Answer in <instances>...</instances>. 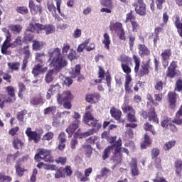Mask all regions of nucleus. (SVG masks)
<instances>
[{
	"label": "nucleus",
	"instance_id": "4c0bfd02",
	"mask_svg": "<svg viewBox=\"0 0 182 182\" xmlns=\"http://www.w3.org/2000/svg\"><path fill=\"white\" fill-rule=\"evenodd\" d=\"M28 114L26 109H23L16 114V119L19 123H25V116Z\"/></svg>",
	"mask_w": 182,
	"mask_h": 182
},
{
	"label": "nucleus",
	"instance_id": "8fccbe9b",
	"mask_svg": "<svg viewBox=\"0 0 182 182\" xmlns=\"http://www.w3.org/2000/svg\"><path fill=\"white\" fill-rule=\"evenodd\" d=\"M127 119L130 123H136V122H137V118H136V110L132 111V112H128Z\"/></svg>",
	"mask_w": 182,
	"mask_h": 182
},
{
	"label": "nucleus",
	"instance_id": "7ed1b4c3",
	"mask_svg": "<svg viewBox=\"0 0 182 182\" xmlns=\"http://www.w3.org/2000/svg\"><path fill=\"white\" fill-rule=\"evenodd\" d=\"M132 59L135 65L134 68V73H136L139 77L149 75L151 69L150 63L149 62L143 63L140 69V58L136 55H133Z\"/></svg>",
	"mask_w": 182,
	"mask_h": 182
},
{
	"label": "nucleus",
	"instance_id": "bb28decb",
	"mask_svg": "<svg viewBox=\"0 0 182 182\" xmlns=\"http://www.w3.org/2000/svg\"><path fill=\"white\" fill-rule=\"evenodd\" d=\"M130 168L132 176H133L134 177L135 176H139V168L137 167V160L136 159H132L130 164Z\"/></svg>",
	"mask_w": 182,
	"mask_h": 182
},
{
	"label": "nucleus",
	"instance_id": "bf43d9fd",
	"mask_svg": "<svg viewBox=\"0 0 182 182\" xmlns=\"http://www.w3.org/2000/svg\"><path fill=\"white\" fill-rule=\"evenodd\" d=\"M12 177L5 175V173H0V182H11Z\"/></svg>",
	"mask_w": 182,
	"mask_h": 182
},
{
	"label": "nucleus",
	"instance_id": "3c124183",
	"mask_svg": "<svg viewBox=\"0 0 182 182\" xmlns=\"http://www.w3.org/2000/svg\"><path fill=\"white\" fill-rule=\"evenodd\" d=\"M18 97H20V99H23V92L26 90V87L25 86L23 82H18Z\"/></svg>",
	"mask_w": 182,
	"mask_h": 182
},
{
	"label": "nucleus",
	"instance_id": "e2e57ef3",
	"mask_svg": "<svg viewBox=\"0 0 182 182\" xmlns=\"http://www.w3.org/2000/svg\"><path fill=\"white\" fill-rule=\"evenodd\" d=\"M16 11L18 14H21V15H26L29 12V9L28 7L23 6L16 8Z\"/></svg>",
	"mask_w": 182,
	"mask_h": 182
},
{
	"label": "nucleus",
	"instance_id": "6e6552de",
	"mask_svg": "<svg viewBox=\"0 0 182 182\" xmlns=\"http://www.w3.org/2000/svg\"><path fill=\"white\" fill-rule=\"evenodd\" d=\"M39 132L35 130L32 131L31 127H27V129L25 131V134L28 137V141H33L36 144L39 143L41 141V139L42 137V133H43V130L40 129Z\"/></svg>",
	"mask_w": 182,
	"mask_h": 182
},
{
	"label": "nucleus",
	"instance_id": "338daca9",
	"mask_svg": "<svg viewBox=\"0 0 182 182\" xmlns=\"http://www.w3.org/2000/svg\"><path fill=\"white\" fill-rule=\"evenodd\" d=\"M60 90V85L59 84L51 85L48 89V92L50 93H56Z\"/></svg>",
	"mask_w": 182,
	"mask_h": 182
},
{
	"label": "nucleus",
	"instance_id": "de8ad7c7",
	"mask_svg": "<svg viewBox=\"0 0 182 182\" xmlns=\"http://www.w3.org/2000/svg\"><path fill=\"white\" fill-rule=\"evenodd\" d=\"M58 108L56 106H51L44 109V114L46 116L47 114H52V116H55Z\"/></svg>",
	"mask_w": 182,
	"mask_h": 182
},
{
	"label": "nucleus",
	"instance_id": "f257e3e1",
	"mask_svg": "<svg viewBox=\"0 0 182 182\" xmlns=\"http://www.w3.org/2000/svg\"><path fill=\"white\" fill-rule=\"evenodd\" d=\"M60 52V48H56L49 53L51 59V65L56 72H60L63 68L68 66V61H66L65 55Z\"/></svg>",
	"mask_w": 182,
	"mask_h": 182
},
{
	"label": "nucleus",
	"instance_id": "f704fd0d",
	"mask_svg": "<svg viewBox=\"0 0 182 182\" xmlns=\"http://www.w3.org/2000/svg\"><path fill=\"white\" fill-rule=\"evenodd\" d=\"M174 167L176 168V174L177 177H181L182 171V160L177 159L175 161Z\"/></svg>",
	"mask_w": 182,
	"mask_h": 182
},
{
	"label": "nucleus",
	"instance_id": "a211bd4d",
	"mask_svg": "<svg viewBox=\"0 0 182 182\" xmlns=\"http://www.w3.org/2000/svg\"><path fill=\"white\" fill-rule=\"evenodd\" d=\"M81 70H82V67L80 66V64L76 65L70 73L71 77L73 79H76V77H77V81L82 82V80H83V79H85V77H83V75H82V74H80Z\"/></svg>",
	"mask_w": 182,
	"mask_h": 182
},
{
	"label": "nucleus",
	"instance_id": "1a4fd4ad",
	"mask_svg": "<svg viewBox=\"0 0 182 182\" xmlns=\"http://www.w3.org/2000/svg\"><path fill=\"white\" fill-rule=\"evenodd\" d=\"M114 149L113 151L112 160L114 163L120 164L122 160V138H119L118 140L114 144Z\"/></svg>",
	"mask_w": 182,
	"mask_h": 182
},
{
	"label": "nucleus",
	"instance_id": "2eb2a0df",
	"mask_svg": "<svg viewBox=\"0 0 182 182\" xmlns=\"http://www.w3.org/2000/svg\"><path fill=\"white\" fill-rule=\"evenodd\" d=\"M109 112L112 117H113V119H114V120H116L118 123H124V119H122V112L120 109L112 107H111Z\"/></svg>",
	"mask_w": 182,
	"mask_h": 182
},
{
	"label": "nucleus",
	"instance_id": "473e14b6",
	"mask_svg": "<svg viewBox=\"0 0 182 182\" xmlns=\"http://www.w3.org/2000/svg\"><path fill=\"white\" fill-rule=\"evenodd\" d=\"M98 78L99 79H95L94 80L95 83H102V82H103V79H105V76L106 75V73L105 72V70L103 69V68L99 66L98 67Z\"/></svg>",
	"mask_w": 182,
	"mask_h": 182
},
{
	"label": "nucleus",
	"instance_id": "6e6d98bb",
	"mask_svg": "<svg viewBox=\"0 0 182 182\" xmlns=\"http://www.w3.org/2000/svg\"><path fill=\"white\" fill-rule=\"evenodd\" d=\"M123 113H132V112H134V108L133 107L129 105V104L124 102L121 107Z\"/></svg>",
	"mask_w": 182,
	"mask_h": 182
},
{
	"label": "nucleus",
	"instance_id": "4468645a",
	"mask_svg": "<svg viewBox=\"0 0 182 182\" xmlns=\"http://www.w3.org/2000/svg\"><path fill=\"white\" fill-rule=\"evenodd\" d=\"M176 69H177V63L176 61H172L168 67L166 77L174 79V77L177 76V70Z\"/></svg>",
	"mask_w": 182,
	"mask_h": 182
},
{
	"label": "nucleus",
	"instance_id": "dca6fc26",
	"mask_svg": "<svg viewBox=\"0 0 182 182\" xmlns=\"http://www.w3.org/2000/svg\"><path fill=\"white\" fill-rule=\"evenodd\" d=\"M149 108L148 112V120L149 122H152L153 123H156V124H159V115L156 112V109L154 107L151 106Z\"/></svg>",
	"mask_w": 182,
	"mask_h": 182
},
{
	"label": "nucleus",
	"instance_id": "4d7b16f0",
	"mask_svg": "<svg viewBox=\"0 0 182 182\" xmlns=\"http://www.w3.org/2000/svg\"><path fill=\"white\" fill-rule=\"evenodd\" d=\"M11 31L14 35H18V33H21L22 31V26L19 24L13 25L11 26Z\"/></svg>",
	"mask_w": 182,
	"mask_h": 182
},
{
	"label": "nucleus",
	"instance_id": "13d9d810",
	"mask_svg": "<svg viewBox=\"0 0 182 182\" xmlns=\"http://www.w3.org/2000/svg\"><path fill=\"white\" fill-rule=\"evenodd\" d=\"M176 140H171L169 141L164 144V150L166 151H168V150H171V149H173V146H176Z\"/></svg>",
	"mask_w": 182,
	"mask_h": 182
},
{
	"label": "nucleus",
	"instance_id": "79ce46f5",
	"mask_svg": "<svg viewBox=\"0 0 182 182\" xmlns=\"http://www.w3.org/2000/svg\"><path fill=\"white\" fill-rule=\"evenodd\" d=\"M167 83L166 82H163L161 80H156L155 85H154V89L156 90V92H162L163 87L166 86Z\"/></svg>",
	"mask_w": 182,
	"mask_h": 182
},
{
	"label": "nucleus",
	"instance_id": "864d4df0",
	"mask_svg": "<svg viewBox=\"0 0 182 182\" xmlns=\"http://www.w3.org/2000/svg\"><path fill=\"white\" fill-rule=\"evenodd\" d=\"M0 76H2L4 80L6 81L7 83H12V75H9V73L0 70Z\"/></svg>",
	"mask_w": 182,
	"mask_h": 182
},
{
	"label": "nucleus",
	"instance_id": "72a5a7b5",
	"mask_svg": "<svg viewBox=\"0 0 182 182\" xmlns=\"http://www.w3.org/2000/svg\"><path fill=\"white\" fill-rule=\"evenodd\" d=\"M24 143L18 137H14L13 139L12 145L14 149L16 150H19V149H23Z\"/></svg>",
	"mask_w": 182,
	"mask_h": 182
},
{
	"label": "nucleus",
	"instance_id": "cd10ccee",
	"mask_svg": "<svg viewBox=\"0 0 182 182\" xmlns=\"http://www.w3.org/2000/svg\"><path fill=\"white\" fill-rule=\"evenodd\" d=\"M5 90L10 97V100H12L13 103L16 100V95H15V87L14 86L6 87Z\"/></svg>",
	"mask_w": 182,
	"mask_h": 182
},
{
	"label": "nucleus",
	"instance_id": "f3484780",
	"mask_svg": "<svg viewBox=\"0 0 182 182\" xmlns=\"http://www.w3.org/2000/svg\"><path fill=\"white\" fill-rule=\"evenodd\" d=\"M163 32H164V28L161 27H156L154 28V32L149 36V39H152L155 46H157V42L158 41H160V36L159 35L163 33Z\"/></svg>",
	"mask_w": 182,
	"mask_h": 182
},
{
	"label": "nucleus",
	"instance_id": "37998d69",
	"mask_svg": "<svg viewBox=\"0 0 182 182\" xmlns=\"http://www.w3.org/2000/svg\"><path fill=\"white\" fill-rule=\"evenodd\" d=\"M132 78L125 79L124 90L126 95H130V93H133V90H132V87H130V83H132Z\"/></svg>",
	"mask_w": 182,
	"mask_h": 182
},
{
	"label": "nucleus",
	"instance_id": "20e7f679",
	"mask_svg": "<svg viewBox=\"0 0 182 182\" xmlns=\"http://www.w3.org/2000/svg\"><path fill=\"white\" fill-rule=\"evenodd\" d=\"M82 122L85 124L89 126V127H92V129L94 130L95 133H97V132L102 129V123H100L98 119H96V118L92 115V112L89 111L85 112Z\"/></svg>",
	"mask_w": 182,
	"mask_h": 182
},
{
	"label": "nucleus",
	"instance_id": "a18cd8bd",
	"mask_svg": "<svg viewBox=\"0 0 182 182\" xmlns=\"http://www.w3.org/2000/svg\"><path fill=\"white\" fill-rule=\"evenodd\" d=\"M79 136L80 135L77 134V132L74 134V137L71 139L70 143V146L72 150H76V146L79 144V141H77L76 137H79Z\"/></svg>",
	"mask_w": 182,
	"mask_h": 182
},
{
	"label": "nucleus",
	"instance_id": "ea45409f",
	"mask_svg": "<svg viewBox=\"0 0 182 182\" xmlns=\"http://www.w3.org/2000/svg\"><path fill=\"white\" fill-rule=\"evenodd\" d=\"M54 73H55V70L51 69L48 70L44 79L46 83H51V82H53V79H55V77H53Z\"/></svg>",
	"mask_w": 182,
	"mask_h": 182
},
{
	"label": "nucleus",
	"instance_id": "4be33fe9",
	"mask_svg": "<svg viewBox=\"0 0 182 182\" xmlns=\"http://www.w3.org/2000/svg\"><path fill=\"white\" fill-rule=\"evenodd\" d=\"M47 70H48V67L43 68V65L37 64L33 68L32 74L35 77H37V76H39L41 73H45V72H46Z\"/></svg>",
	"mask_w": 182,
	"mask_h": 182
},
{
	"label": "nucleus",
	"instance_id": "f03ea898",
	"mask_svg": "<svg viewBox=\"0 0 182 182\" xmlns=\"http://www.w3.org/2000/svg\"><path fill=\"white\" fill-rule=\"evenodd\" d=\"M23 43V41H22V37L21 36H18L16 38L15 41L12 42V35L8 33L6 35V39L1 46V52L3 55H11V51L8 50L9 48L14 49L22 46Z\"/></svg>",
	"mask_w": 182,
	"mask_h": 182
},
{
	"label": "nucleus",
	"instance_id": "b1692460",
	"mask_svg": "<svg viewBox=\"0 0 182 182\" xmlns=\"http://www.w3.org/2000/svg\"><path fill=\"white\" fill-rule=\"evenodd\" d=\"M139 55L141 58H146L150 56V50L145 44L138 45Z\"/></svg>",
	"mask_w": 182,
	"mask_h": 182
},
{
	"label": "nucleus",
	"instance_id": "f8f14e48",
	"mask_svg": "<svg viewBox=\"0 0 182 182\" xmlns=\"http://www.w3.org/2000/svg\"><path fill=\"white\" fill-rule=\"evenodd\" d=\"M73 171H72V167L70 166H66L65 168H60L58 169L55 174V178H60L65 177H70Z\"/></svg>",
	"mask_w": 182,
	"mask_h": 182
},
{
	"label": "nucleus",
	"instance_id": "a878e982",
	"mask_svg": "<svg viewBox=\"0 0 182 182\" xmlns=\"http://www.w3.org/2000/svg\"><path fill=\"white\" fill-rule=\"evenodd\" d=\"M172 122L175 123V124H177V126L182 125V105L180 106L178 112H176Z\"/></svg>",
	"mask_w": 182,
	"mask_h": 182
},
{
	"label": "nucleus",
	"instance_id": "9b49d317",
	"mask_svg": "<svg viewBox=\"0 0 182 182\" xmlns=\"http://www.w3.org/2000/svg\"><path fill=\"white\" fill-rule=\"evenodd\" d=\"M35 32L38 33V29L36 28V26H35V24L32 23H30L23 36L24 42H33V39L35 38V35H33V33Z\"/></svg>",
	"mask_w": 182,
	"mask_h": 182
},
{
	"label": "nucleus",
	"instance_id": "ddd939ff",
	"mask_svg": "<svg viewBox=\"0 0 182 182\" xmlns=\"http://www.w3.org/2000/svg\"><path fill=\"white\" fill-rule=\"evenodd\" d=\"M35 26L37 29V33H39V31H45L46 35H50V33H54L55 31V26L52 24L43 25L39 23H36Z\"/></svg>",
	"mask_w": 182,
	"mask_h": 182
},
{
	"label": "nucleus",
	"instance_id": "c85d7f7f",
	"mask_svg": "<svg viewBox=\"0 0 182 182\" xmlns=\"http://www.w3.org/2000/svg\"><path fill=\"white\" fill-rule=\"evenodd\" d=\"M114 144H112L111 146H108L106 147L102 153V160H107L109 159V156L112 154V151H114Z\"/></svg>",
	"mask_w": 182,
	"mask_h": 182
},
{
	"label": "nucleus",
	"instance_id": "6ab92c4d",
	"mask_svg": "<svg viewBox=\"0 0 182 182\" xmlns=\"http://www.w3.org/2000/svg\"><path fill=\"white\" fill-rule=\"evenodd\" d=\"M28 8L32 15H37V14H42V6L36 5L33 0H30L28 3Z\"/></svg>",
	"mask_w": 182,
	"mask_h": 182
},
{
	"label": "nucleus",
	"instance_id": "9d476101",
	"mask_svg": "<svg viewBox=\"0 0 182 182\" xmlns=\"http://www.w3.org/2000/svg\"><path fill=\"white\" fill-rule=\"evenodd\" d=\"M134 11L139 16H146L147 15V6L144 0H136L132 4Z\"/></svg>",
	"mask_w": 182,
	"mask_h": 182
},
{
	"label": "nucleus",
	"instance_id": "2f4dec72",
	"mask_svg": "<svg viewBox=\"0 0 182 182\" xmlns=\"http://www.w3.org/2000/svg\"><path fill=\"white\" fill-rule=\"evenodd\" d=\"M14 167H15V169H16V173L19 177H22V176H23V173L25 172L28 171L27 169L22 167V164H19V162H16V165H15Z\"/></svg>",
	"mask_w": 182,
	"mask_h": 182
},
{
	"label": "nucleus",
	"instance_id": "0e129e2a",
	"mask_svg": "<svg viewBox=\"0 0 182 182\" xmlns=\"http://www.w3.org/2000/svg\"><path fill=\"white\" fill-rule=\"evenodd\" d=\"M89 45V40H85L82 43L80 44L77 48V52H83Z\"/></svg>",
	"mask_w": 182,
	"mask_h": 182
},
{
	"label": "nucleus",
	"instance_id": "5fc2aeb1",
	"mask_svg": "<svg viewBox=\"0 0 182 182\" xmlns=\"http://www.w3.org/2000/svg\"><path fill=\"white\" fill-rule=\"evenodd\" d=\"M146 99H147V100H149V102H147L148 107H151V106L157 107V105H159V102L154 101L151 94H147Z\"/></svg>",
	"mask_w": 182,
	"mask_h": 182
},
{
	"label": "nucleus",
	"instance_id": "774afa93",
	"mask_svg": "<svg viewBox=\"0 0 182 182\" xmlns=\"http://www.w3.org/2000/svg\"><path fill=\"white\" fill-rule=\"evenodd\" d=\"M174 90L176 92H182V80L179 79L176 80Z\"/></svg>",
	"mask_w": 182,
	"mask_h": 182
},
{
	"label": "nucleus",
	"instance_id": "39448f33",
	"mask_svg": "<svg viewBox=\"0 0 182 182\" xmlns=\"http://www.w3.org/2000/svg\"><path fill=\"white\" fill-rule=\"evenodd\" d=\"M119 62H121V68L124 73H125V79L129 78L132 79V68L129 65H133V60L129 55H120L119 58H117Z\"/></svg>",
	"mask_w": 182,
	"mask_h": 182
},
{
	"label": "nucleus",
	"instance_id": "c03bdc74",
	"mask_svg": "<svg viewBox=\"0 0 182 182\" xmlns=\"http://www.w3.org/2000/svg\"><path fill=\"white\" fill-rule=\"evenodd\" d=\"M144 129L145 132H150L153 136H156V130L154 129V127L150 124V122H146L144 124Z\"/></svg>",
	"mask_w": 182,
	"mask_h": 182
},
{
	"label": "nucleus",
	"instance_id": "e433bc0d",
	"mask_svg": "<svg viewBox=\"0 0 182 182\" xmlns=\"http://www.w3.org/2000/svg\"><path fill=\"white\" fill-rule=\"evenodd\" d=\"M150 144H151V139H150V136L145 134L144 136V141L141 143V149H147Z\"/></svg>",
	"mask_w": 182,
	"mask_h": 182
},
{
	"label": "nucleus",
	"instance_id": "c9c22d12",
	"mask_svg": "<svg viewBox=\"0 0 182 182\" xmlns=\"http://www.w3.org/2000/svg\"><path fill=\"white\" fill-rule=\"evenodd\" d=\"M103 38L104 39L102 40V43L105 46V48L107 49V50H109L110 43H112V41H110V36H109L107 33H105Z\"/></svg>",
	"mask_w": 182,
	"mask_h": 182
},
{
	"label": "nucleus",
	"instance_id": "412c9836",
	"mask_svg": "<svg viewBox=\"0 0 182 182\" xmlns=\"http://www.w3.org/2000/svg\"><path fill=\"white\" fill-rule=\"evenodd\" d=\"M168 102H169L170 109H176L177 103V94L173 92H169L168 93Z\"/></svg>",
	"mask_w": 182,
	"mask_h": 182
},
{
	"label": "nucleus",
	"instance_id": "09e8293b",
	"mask_svg": "<svg viewBox=\"0 0 182 182\" xmlns=\"http://www.w3.org/2000/svg\"><path fill=\"white\" fill-rule=\"evenodd\" d=\"M123 28V24L122 23H110L109 24V31H120Z\"/></svg>",
	"mask_w": 182,
	"mask_h": 182
},
{
	"label": "nucleus",
	"instance_id": "680f3d73",
	"mask_svg": "<svg viewBox=\"0 0 182 182\" xmlns=\"http://www.w3.org/2000/svg\"><path fill=\"white\" fill-rule=\"evenodd\" d=\"M171 123H173L171 119L166 118L161 122V127H164V129H168Z\"/></svg>",
	"mask_w": 182,
	"mask_h": 182
},
{
	"label": "nucleus",
	"instance_id": "393cba45",
	"mask_svg": "<svg viewBox=\"0 0 182 182\" xmlns=\"http://www.w3.org/2000/svg\"><path fill=\"white\" fill-rule=\"evenodd\" d=\"M161 56L162 58L163 63L165 68L166 66H168V59H170V57L171 56V49L164 50L161 54Z\"/></svg>",
	"mask_w": 182,
	"mask_h": 182
},
{
	"label": "nucleus",
	"instance_id": "603ef678",
	"mask_svg": "<svg viewBox=\"0 0 182 182\" xmlns=\"http://www.w3.org/2000/svg\"><path fill=\"white\" fill-rule=\"evenodd\" d=\"M32 48L33 50H41L43 48V43L38 40H33Z\"/></svg>",
	"mask_w": 182,
	"mask_h": 182
},
{
	"label": "nucleus",
	"instance_id": "58836bf2",
	"mask_svg": "<svg viewBox=\"0 0 182 182\" xmlns=\"http://www.w3.org/2000/svg\"><path fill=\"white\" fill-rule=\"evenodd\" d=\"M82 149L84 150L85 157H87V159H90L92 157V154L93 153L92 146L90 144H85L82 145Z\"/></svg>",
	"mask_w": 182,
	"mask_h": 182
},
{
	"label": "nucleus",
	"instance_id": "5701e85b",
	"mask_svg": "<svg viewBox=\"0 0 182 182\" xmlns=\"http://www.w3.org/2000/svg\"><path fill=\"white\" fill-rule=\"evenodd\" d=\"M79 124H80V121L76 119L66 129V132L69 134L70 137L79 129Z\"/></svg>",
	"mask_w": 182,
	"mask_h": 182
},
{
	"label": "nucleus",
	"instance_id": "052dcab7",
	"mask_svg": "<svg viewBox=\"0 0 182 182\" xmlns=\"http://www.w3.org/2000/svg\"><path fill=\"white\" fill-rule=\"evenodd\" d=\"M55 161L57 164L65 166L66 163H68V158L66 156H59L55 159Z\"/></svg>",
	"mask_w": 182,
	"mask_h": 182
},
{
	"label": "nucleus",
	"instance_id": "49530a36",
	"mask_svg": "<svg viewBox=\"0 0 182 182\" xmlns=\"http://www.w3.org/2000/svg\"><path fill=\"white\" fill-rule=\"evenodd\" d=\"M36 62H38L40 65H45V53H36Z\"/></svg>",
	"mask_w": 182,
	"mask_h": 182
},
{
	"label": "nucleus",
	"instance_id": "7c9ffc66",
	"mask_svg": "<svg viewBox=\"0 0 182 182\" xmlns=\"http://www.w3.org/2000/svg\"><path fill=\"white\" fill-rule=\"evenodd\" d=\"M102 139H105L107 140L108 143H110L111 144H114L116 143V139H117V136H110L109 132L107 131H105L102 133Z\"/></svg>",
	"mask_w": 182,
	"mask_h": 182
},
{
	"label": "nucleus",
	"instance_id": "aec40b11",
	"mask_svg": "<svg viewBox=\"0 0 182 182\" xmlns=\"http://www.w3.org/2000/svg\"><path fill=\"white\" fill-rule=\"evenodd\" d=\"M100 94L97 92H94L93 94H88L86 95L85 100L87 103H91L92 105L97 103L100 100Z\"/></svg>",
	"mask_w": 182,
	"mask_h": 182
},
{
	"label": "nucleus",
	"instance_id": "423d86ee",
	"mask_svg": "<svg viewBox=\"0 0 182 182\" xmlns=\"http://www.w3.org/2000/svg\"><path fill=\"white\" fill-rule=\"evenodd\" d=\"M72 100H73V95L70 90L57 95V102L58 105H63L64 109H72Z\"/></svg>",
	"mask_w": 182,
	"mask_h": 182
},
{
	"label": "nucleus",
	"instance_id": "a19ab883",
	"mask_svg": "<svg viewBox=\"0 0 182 182\" xmlns=\"http://www.w3.org/2000/svg\"><path fill=\"white\" fill-rule=\"evenodd\" d=\"M7 66L9 70L12 72H17L19 70V68L21 67V63L19 62H13V63H7Z\"/></svg>",
	"mask_w": 182,
	"mask_h": 182
},
{
	"label": "nucleus",
	"instance_id": "0eeeda50",
	"mask_svg": "<svg viewBox=\"0 0 182 182\" xmlns=\"http://www.w3.org/2000/svg\"><path fill=\"white\" fill-rule=\"evenodd\" d=\"M34 160L38 163L41 160H44L47 163H53V157L50 156V151L45 149H37V154L34 156Z\"/></svg>",
	"mask_w": 182,
	"mask_h": 182
},
{
	"label": "nucleus",
	"instance_id": "69168bd1",
	"mask_svg": "<svg viewBox=\"0 0 182 182\" xmlns=\"http://www.w3.org/2000/svg\"><path fill=\"white\" fill-rule=\"evenodd\" d=\"M68 58L71 62L72 60H75V59H77V54L76 53V51L73 49H70V53L68 55Z\"/></svg>",
	"mask_w": 182,
	"mask_h": 182
},
{
	"label": "nucleus",
	"instance_id": "c756f323",
	"mask_svg": "<svg viewBox=\"0 0 182 182\" xmlns=\"http://www.w3.org/2000/svg\"><path fill=\"white\" fill-rule=\"evenodd\" d=\"M43 98L41 95H36L31 100V105L33 106H39V105H43Z\"/></svg>",
	"mask_w": 182,
	"mask_h": 182
}]
</instances>
